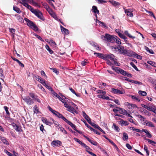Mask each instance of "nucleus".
Returning <instances> with one entry per match:
<instances>
[{
	"mask_svg": "<svg viewBox=\"0 0 156 156\" xmlns=\"http://www.w3.org/2000/svg\"><path fill=\"white\" fill-rule=\"evenodd\" d=\"M101 37L105 42H110L112 43H114L116 38H118L116 36L108 34H105V35H101Z\"/></svg>",
	"mask_w": 156,
	"mask_h": 156,
	"instance_id": "f257e3e1",
	"label": "nucleus"
},
{
	"mask_svg": "<svg viewBox=\"0 0 156 156\" xmlns=\"http://www.w3.org/2000/svg\"><path fill=\"white\" fill-rule=\"evenodd\" d=\"M114 48L115 50H117V49L118 51L119 52V54H120L127 55L129 56L131 55V52L132 51L127 50L122 46L119 45L117 47Z\"/></svg>",
	"mask_w": 156,
	"mask_h": 156,
	"instance_id": "f03ea898",
	"label": "nucleus"
},
{
	"mask_svg": "<svg viewBox=\"0 0 156 156\" xmlns=\"http://www.w3.org/2000/svg\"><path fill=\"white\" fill-rule=\"evenodd\" d=\"M24 20L27 23V25L32 29L35 30H37L38 28L33 22L27 18H25Z\"/></svg>",
	"mask_w": 156,
	"mask_h": 156,
	"instance_id": "7ed1b4c3",
	"label": "nucleus"
},
{
	"mask_svg": "<svg viewBox=\"0 0 156 156\" xmlns=\"http://www.w3.org/2000/svg\"><path fill=\"white\" fill-rule=\"evenodd\" d=\"M31 12L34 13L39 18L43 21L44 20V18L43 17L42 12L39 10L34 9H32V11Z\"/></svg>",
	"mask_w": 156,
	"mask_h": 156,
	"instance_id": "20e7f679",
	"label": "nucleus"
},
{
	"mask_svg": "<svg viewBox=\"0 0 156 156\" xmlns=\"http://www.w3.org/2000/svg\"><path fill=\"white\" fill-rule=\"evenodd\" d=\"M141 106L145 108L148 110L153 112L154 113L156 112V106L154 105H151L149 106L144 105V104H141Z\"/></svg>",
	"mask_w": 156,
	"mask_h": 156,
	"instance_id": "39448f33",
	"label": "nucleus"
},
{
	"mask_svg": "<svg viewBox=\"0 0 156 156\" xmlns=\"http://www.w3.org/2000/svg\"><path fill=\"white\" fill-rule=\"evenodd\" d=\"M23 99L25 101L26 103L29 105H30L34 103V101L29 96H26L24 97H22Z\"/></svg>",
	"mask_w": 156,
	"mask_h": 156,
	"instance_id": "423d86ee",
	"label": "nucleus"
},
{
	"mask_svg": "<svg viewBox=\"0 0 156 156\" xmlns=\"http://www.w3.org/2000/svg\"><path fill=\"white\" fill-rule=\"evenodd\" d=\"M115 31L118 34L119 36L121 38L123 39L126 43V42L127 41V38L126 37L122 34V31L121 30L119 29H115Z\"/></svg>",
	"mask_w": 156,
	"mask_h": 156,
	"instance_id": "0eeeda50",
	"label": "nucleus"
},
{
	"mask_svg": "<svg viewBox=\"0 0 156 156\" xmlns=\"http://www.w3.org/2000/svg\"><path fill=\"white\" fill-rule=\"evenodd\" d=\"M105 60H111L113 61V62L115 60H117L116 58H115L114 55L111 54H105Z\"/></svg>",
	"mask_w": 156,
	"mask_h": 156,
	"instance_id": "6e6552de",
	"label": "nucleus"
},
{
	"mask_svg": "<svg viewBox=\"0 0 156 156\" xmlns=\"http://www.w3.org/2000/svg\"><path fill=\"white\" fill-rule=\"evenodd\" d=\"M112 92L116 94H123L125 93L124 90H119L112 88Z\"/></svg>",
	"mask_w": 156,
	"mask_h": 156,
	"instance_id": "1a4fd4ad",
	"label": "nucleus"
},
{
	"mask_svg": "<svg viewBox=\"0 0 156 156\" xmlns=\"http://www.w3.org/2000/svg\"><path fill=\"white\" fill-rule=\"evenodd\" d=\"M51 144L53 146L59 147L62 145V142L59 140H56L53 141Z\"/></svg>",
	"mask_w": 156,
	"mask_h": 156,
	"instance_id": "9d476101",
	"label": "nucleus"
},
{
	"mask_svg": "<svg viewBox=\"0 0 156 156\" xmlns=\"http://www.w3.org/2000/svg\"><path fill=\"white\" fill-rule=\"evenodd\" d=\"M41 119L42 121L47 125L51 126L52 124V123L48 121L46 118L42 117Z\"/></svg>",
	"mask_w": 156,
	"mask_h": 156,
	"instance_id": "9b49d317",
	"label": "nucleus"
},
{
	"mask_svg": "<svg viewBox=\"0 0 156 156\" xmlns=\"http://www.w3.org/2000/svg\"><path fill=\"white\" fill-rule=\"evenodd\" d=\"M131 55L130 56H132L133 57H136V58L139 59H141L142 58V56L140 55L136 54V53L132 51L131 52Z\"/></svg>",
	"mask_w": 156,
	"mask_h": 156,
	"instance_id": "f8f14e48",
	"label": "nucleus"
},
{
	"mask_svg": "<svg viewBox=\"0 0 156 156\" xmlns=\"http://www.w3.org/2000/svg\"><path fill=\"white\" fill-rule=\"evenodd\" d=\"M144 125L147 126H150L152 127H154V126L152 122L150 121H149L147 120H146L144 123Z\"/></svg>",
	"mask_w": 156,
	"mask_h": 156,
	"instance_id": "ddd939ff",
	"label": "nucleus"
},
{
	"mask_svg": "<svg viewBox=\"0 0 156 156\" xmlns=\"http://www.w3.org/2000/svg\"><path fill=\"white\" fill-rule=\"evenodd\" d=\"M116 108L119 109V112L120 114H122L124 115H126L127 114V111L126 110L117 107Z\"/></svg>",
	"mask_w": 156,
	"mask_h": 156,
	"instance_id": "4468645a",
	"label": "nucleus"
},
{
	"mask_svg": "<svg viewBox=\"0 0 156 156\" xmlns=\"http://www.w3.org/2000/svg\"><path fill=\"white\" fill-rule=\"evenodd\" d=\"M61 28L63 34L67 35L69 34V31L68 29L64 28L62 26H61Z\"/></svg>",
	"mask_w": 156,
	"mask_h": 156,
	"instance_id": "2eb2a0df",
	"label": "nucleus"
},
{
	"mask_svg": "<svg viewBox=\"0 0 156 156\" xmlns=\"http://www.w3.org/2000/svg\"><path fill=\"white\" fill-rule=\"evenodd\" d=\"M119 120H120L119 121V124H120L122 126H127L128 125L129 123L127 121H124L122 119L120 118L119 119Z\"/></svg>",
	"mask_w": 156,
	"mask_h": 156,
	"instance_id": "dca6fc26",
	"label": "nucleus"
},
{
	"mask_svg": "<svg viewBox=\"0 0 156 156\" xmlns=\"http://www.w3.org/2000/svg\"><path fill=\"white\" fill-rule=\"evenodd\" d=\"M74 130L76 129V126L75 125L73 124L72 122L66 119L65 121Z\"/></svg>",
	"mask_w": 156,
	"mask_h": 156,
	"instance_id": "f3484780",
	"label": "nucleus"
},
{
	"mask_svg": "<svg viewBox=\"0 0 156 156\" xmlns=\"http://www.w3.org/2000/svg\"><path fill=\"white\" fill-rule=\"evenodd\" d=\"M55 115L56 116H57L59 118L62 119V120H63L65 121L66 119L64 116H63L62 114H60L58 112H57V113H56V114H55Z\"/></svg>",
	"mask_w": 156,
	"mask_h": 156,
	"instance_id": "a211bd4d",
	"label": "nucleus"
},
{
	"mask_svg": "<svg viewBox=\"0 0 156 156\" xmlns=\"http://www.w3.org/2000/svg\"><path fill=\"white\" fill-rule=\"evenodd\" d=\"M0 139L3 142V143L7 145H9V142L6 140V138L5 137H1Z\"/></svg>",
	"mask_w": 156,
	"mask_h": 156,
	"instance_id": "6ab92c4d",
	"label": "nucleus"
},
{
	"mask_svg": "<svg viewBox=\"0 0 156 156\" xmlns=\"http://www.w3.org/2000/svg\"><path fill=\"white\" fill-rule=\"evenodd\" d=\"M23 6L27 7V9H29L31 12L32 11V9H34L33 8L32 6L28 5L27 2L23 3L22 4Z\"/></svg>",
	"mask_w": 156,
	"mask_h": 156,
	"instance_id": "aec40b11",
	"label": "nucleus"
},
{
	"mask_svg": "<svg viewBox=\"0 0 156 156\" xmlns=\"http://www.w3.org/2000/svg\"><path fill=\"white\" fill-rule=\"evenodd\" d=\"M67 108V110L72 113H74V112H76V111L73 107L71 106H70L68 108Z\"/></svg>",
	"mask_w": 156,
	"mask_h": 156,
	"instance_id": "412c9836",
	"label": "nucleus"
},
{
	"mask_svg": "<svg viewBox=\"0 0 156 156\" xmlns=\"http://www.w3.org/2000/svg\"><path fill=\"white\" fill-rule=\"evenodd\" d=\"M94 55H96V54L97 55H98L97 56L98 57L102 59H103L105 60V54L104 55V54H102L98 53H96V52H94Z\"/></svg>",
	"mask_w": 156,
	"mask_h": 156,
	"instance_id": "4be33fe9",
	"label": "nucleus"
},
{
	"mask_svg": "<svg viewBox=\"0 0 156 156\" xmlns=\"http://www.w3.org/2000/svg\"><path fill=\"white\" fill-rule=\"evenodd\" d=\"M144 140L147 141H148V143L151 144V145L155 146V145L156 144V142H155L154 141L150 139L145 138Z\"/></svg>",
	"mask_w": 156,
	"mask_h": 156,
	"instance_id": "5701e85b",
	"label": "nucleus"
},
{
	"mask_svg": "<svg viewBox=\"0 0 156 156\" xmlns=\"http://www.w3.org/2000/svg\"><path fill=\"white\" fill-rule=\"evenodd\" d=\"M92 11L95 14H98L99 13V11L97 7L95 6H93L92 9Z\"/></svg>",
	"mask_w": 156,
	"mask_h": 156,
	"instance_id": "b1692460",
	"label": "nucleus"
},
{
	"mask_svg": "<svg viewBox=\"0 0 156 156\" xmlns=\"http://www.w3.org/2000/svg\"><path fill=\"white\" fill-rule=\"evenodd\" d=\"M127 105L129 106L128 108L129 109L138 108L137 106L136 105L134 104H131L130 103H128Z\"/></svg>",
	"mask_w": 156,
	"mask_h": 156,
	"instance_id": "393cba45",
	"label": "nucleus"
},
{
	"mask_svg": "<svg viewBox=\"0 0 156 156\" xmlns=\"http://www.w3.org/2000/svg\"><path fill=\"white\" fill-rule=\"evenodd\" d=\"M143 131L147 135V136L149 138H151L152 136L150 133L146 129H143Z\"/></svg>",
	"mask_w": 156,
	"mask_h": 156,
	"instance_id": "a878e982",
	"label": "nucleus"
},
{
	"mask_svg": "<svg viewBox=\"0 0 156 156\" xmlns=\"http://www.w3.org/2000/svg\"><path fill=\"white\" fill-rule=\"evenodd\" d=\"M13 127L15 129L17 132H20V128L18 126L14 123H13Z\"/></svg>",
	"mask_w": 156,
	"mask_h": 156,
	"instance_id": "bb28decb",
	"label": "nucleus"
},
{
	"mask_svg": "<svg viewBox=\"0 0 156 156\" xmlns=\"http://www.w3.org/2000/svg\"><path fill=\"white\" fill-rule=\"evenodd\" d=\"M109 2L111 4L115 6L119 5H120V4L119 2L113 0H111L109 1Z\"/></svg>",
	"mask_w": 156,
	"mask_h": 156,
	"instance_id": "cd10ccee",
	"label": "nucleus"
},
{
	"mask_svg": "<svg viewBox=\"0 0 156 156\" xmlns=\"http://www.w3.org/2000/svg\"><path fill=\"white\" fill-rule=\"evenodd\" d=\"M96 22L98 23H99V24L102 27H104L105 28H107V26L103 22H101L100 21L97 20Z\"/></svg>",
	"mask_w": 156,
	"mask_h": 156,
	"instance_id": "c85d7f7f",
	"label": "nucleus"
},
{
	"mask_svg": "<svg viewBox=\"0 0 156 156\" xmlns=\"http://www.w3.org/2000/svg\"><path fill=\"white\" fill-rule=\"evenodd\" d=\"M13 9L14 10L18 13H20L21 12V11L20 10V9L18 8L16 6H14Z\"/></svg>",
	"mask_w": 156,
	"mask_h": 156,
	"instance_id": "c756f323",
	"label": "nucleus"
},
{
	"mask_svg": "<svg viewBox=\"0 0 156 156\" xmlns=\"http://www.w3.org/2000/svg\"><path fill=\"white\" fill-rule=\"evenodd\" d=\"M128 139V136L127 134L126 133H124L123 134L122 139L123 140H125Z\"/></svg>",
	"mask_w": 156,
	"mask_h": 156,
	"instance_id": "7c9ffc66",
	"label": "nucleus"
},
{
	"mask_svg": "<svg viewBox=\"0 0 156 156\" xmlns=\"http://www.w3.org/2000/svg\"><path fill=\"white\" fill-rule=\"evenodd\" d=\"M45 48L50 54H52L53 53V51L50 48L48 45L46 44L45 45Z\"/></svg>",
	"mask_w": 156,
	"mask_h": 156,
	"instance_id": "2f4dec72",
	"label": "nucleus"
},
{
	"mask_svg": "<svg viewBox=\"0 0 156 156\" xmlns=\"http://www.w3.org/2000/svg\"><path fill=\"white\" fill-rule=\"evenodd\" d=\"M89 142H90L91 144L93 145H94L95 146H97L98 144L96 141L93 140H92L90 139H89V140H88Z\"/></svg>",
	"mask_w": 156,
	"mask_h": 156,
	"instance_id": "473e14b6",
	"label": "nucleus"
},
{
	"mask_svg": "<svg viewBox=\"0 0 156 156\" xmlns=\"http://www.w3.org/2000/svg\"><path fill=\"white\" fill-rule=\"evenodd\" d=\"M48 108L49 110L55 115V114H56V113H57V112H58L53 109L49 105L48 106Z\"/></svg>",
	"mask_w": 156,
	"mask_h": 156,
	"instance_id": "72a5a7b5",
	"label": "nucleus"
},
{
	"mask_svg": "<svg viewBox=\"0 0 156 156\" xmlns=\"http://www.w3.org/2000/svg\"><path fill=\"white\" fill-rule=\"evenodd\" d=\"M119 71V73L121 74L124 76H126V75L127 72L126 71L120 68Z\"/></svg>",
	"mask_w": 156,
	"mask_h": 156,
	"instance_id": "f704fd0d",
	"label": "nucleus"
},
{
	"mask_svg": "<svg viewBox=\"0 0 156 156\" xmlns=\"http://www.w3.org/2000/svg\"><path fill=\"white\" fill-rule=\"evenodd\" d=\"M138 93L140 95L143 96H144L147 95V93L145 91L139 90L138 92Z\"/></svg>",
	"mask_w": 156,
	"mask_h": 156,
	"instance_id": "c9c22d12",
	"label": "nucleus"
},
{
	"mask_svg": "<svg viewBox=\"0 0 156 156\" xmlns=\"http://www.w3.org/2000/svg\"><path fill=\"white\" fill-rule=\"evenodd\" d=\"M34 113L37 114L39 112V109L37 106L36 105L34 107Z\"/></svg>",
	"mask_w": 156,
	"mask_h": 156,
	"instance_id": "e433bc0d",
	"label": "nucleus"
},
{
	"mask_svg": "<svg viewBox=\"0 0 156 156\" xmlns=\"http://www.w3.org/2000/svg\"><path fill=\"white\" fill-rule=\"evenodd\" d=\"M97 93L98 94H102L103 95H105L106 94V92L105 91H103L102 90H99L97 91Z\"/></svg>",
	"mask_w": 156,
	"mask_h": 156,
	"instance_id": "4c0bfd02",
	"label": "nucleus"
},
{
	"mask_svg": "<svg viewBox=\"0 0 156 156\" xmlns=\"http://www.w3.org/2000/svg\"><path fill=\"white\" fill-rule=\"evenodd\" d=\"M147 63L151 65L152 66L156 67V63L154 62L149 61H147Z\"/></svg>",
	"mask_w": 156,
	"mask_h": 156,
	"instance_id": "58836bf2",
	"label": "nucleus"
},
{
	"mask_svg": "<svg viewBox=\"0 0 156 156\" xmlns=\"http://www.w3.org/2000/svg\"><path fill=\"white\" fill-rule=\"evenodd\" d=\"M52 93L55 97H56L58 98L59 100L62 99V98L60 96H59L57 93H55L54 91Z\"/></svg>",
	"mask_w": 156,
	"mask_h": 156,
	"instance_id": "ea45409f",
	"label": "nucleus"
},
{
	"mask_svg": "<svg viewBox=\"0 0 156 156\" xmlns=\"http://www.w3.org/2000/svg\"><path fill=\"white\" fill-rule=\"evenodd\" d=\"M113 127H114V129L115 130L117 131L118 132H119L120 129L119 127L117 126L115 124H113Z\"/></svg>",
	"mask_w": 156,
	"mask_h": 156,
	"instance_id": "a19ab883",
	"label": "nucleus"
},
{
	"mask_svg": "<svg viewBox=\"0 0 156 156\" xmlns=\"http://www.w3.org/2000/svg\"><path fill=\"white\" fill-rule=\"evenodd\" d=\"M112 68L113 70L115 71L117 73H119V70L120 68L114 66H112Z\"/></svg>",
	"mask_w": 156,
	"mask_h": 156,
	"instance_id": "79ce46f5",
	"label": "nucleus"
},
{
	"mask_svg": "<svg viewBox=\"0 0 156 156\" xmlns=\"http://www.w3.org/2000/svg\"><path fill=\"white\" fill-rule=\"evenodd\" d=\"M131 12H132V11L130 9H128L125 10V12L127 14V16H129V14L128 13H130Z\"/></svg>",
	"mask_w": 156,
	"mask_h": 156,
	"instance_id": "37998d69",
	"label": "nucleus"
},
{
	"mask_svg": "<svg viewBox=\"0 0 156 156\" xmlns=\"http://www.w3.org/2000/svg\"><path fill=\"white\" fill-rule=\"evenodd\" d=\"M50 69L52 70L53 72L55 73L57 75H58L59 73V71L57 69L55 68H51Z\"/></svg>",
	"mask_w": 156,
	"mask_h": 156,
	"instance_id": "c03bdc74",
	"label": "nucleus"
},
{
	"mask_svg": "<svg viewBox=\"0 0 156 156\" xmlns=\"http://www.w3.org/2000/svg\"><path fill=\"white\" fill-rule=\"evenodd\" d=\"M145 48H146V51L147 52H149L151 54H154V52L153 51L152 49H150L148 48L147 47H145Z\"/></svg>",
	"mask_w": 156,
	"mask_h": 156,
	"instance_id": "a18cd8bd",
	"label": "nucleus"
},
{
	"mask_svg": "<svg viewBox=\"0 0 156 156\" xmlns=\"http://www.w3.org/2000/svg\"><path fill=\"white\" fill-rule=\"evenodd\" d=\"M81 120L84 123L86 126L90 129L92 127L87 124L86 121L83 119H82Z\"/></svg>",
	"mask_w": 156,
	"mask_h": 156,
	"instance_id": "49530a36",
	"label": "nucleus"
},
{
	"mask_svg": "<svg viewBox=\"0 0 156 156\" xmlns=\"http://www.w3.org/2000/svg\"><path fill=\"white\" fill-rule=\"evenodd\" d=\"M130 64L136 70L138 71L139 70L136 67V66L133 62H131L130 63Z\"/></svg>",
	"mask_w": 156,
	"mask_h": 156,
	"instance_id": "de8ad7c7",
	"label": "nucleus"
},
{
	"mask_svg": "<svg viewBox=\"0 0 156 156\" xmlns=\"http://www.w3.org/2000/svg\"><path fill=\"white\" fill-rule=\"evenodd\" d=\"M4 151L9 156H14V155L13 154H12L9 152L6 149H5L4 150Z\"/></svg>",
	"mask_w": 156,
	"mask_h": 156,
	"instance_id": "09e8293b",
	"label": "nucleus"
},
{
	"mask_svg": "<svg viewBox=\"0 0 156 156\" xmlns=\"http://www.w3.org/2000/svg\"><path fill=\"white\" fill-rule=\"evenodd\" d=\"M131 98L133 99L134 100L137 101L138 102H139L140 101V99L139 98L135 96H132Z\"/></svg>",
	"mask_w": 156,
	"mask_h": 156,
	"instance_id": "8fccbe9b",
	"label": "nucleus"
},
{
	"mask_svg": "<svg viewBox=\"0 0 156 156\" xmlns=\"http://www.w3.org/2000/svg\"><path fill=\"white\" fill-rule=\"evenodd\" d=\"M95 128L98 129L101 132H102L104 134H105V132L98 125H97L95 126Z\"/></svg>",
	"mask_w": 156,
	"mask_h": 156,
	"instance_id": "3c124183",
	"label": "nucleus"
},
{
	"mask_svg": "<svg viewBox=\"0 0 156 156\" xmlns=\"http://www.w3.org/2000/svg\"><path fill=\"white\" fill-rule=\"evenodd\" d=\"M4 108L5 110V111L7 115H9L10 113H9V111H8L9 108L8 107H7L6 106H4Z\"/></svg>",
	"mask_w": 156,
	"mask_h": 156,
	"instance_id": "603ef678",
	"label": "nucleus"
},
{
	"mask_svg": "<svg viewBox=\"0 0 156 156\" xmlns=\"http://www.w3.org/2000/svg\"><path fill=\"white\" fill-rule=\"evenodd\" d=\"M90 130L91 131H93L94 133H95L98 134L99 135H100V133H99L97 130L94 129L92 127L91 128Z\"/></svg>",
	"mask_w": 156,
	"mask_h": 156,
	"instance_id": "864d4df0",
	"label": "nucleus"
},
{
	"mask_svg": "<svg viewBox=\"0 0 156 156\" xmlns=\"http://www.w3.org/2000/svg\"><path fill=\"white\" fill-rule=\"evenodd\" d=\"M98 3L101 4L103 3H106V1L103 0H95Z\"/></svg>",
	"mask_w": 156,
	"mask_h": 156,
	"instance_id": "5fc2aeb1",
	"label": "nucleus"
},
{
	"mask_svg": "<svg viewBox=\"0 0 156 156\" xmlns=\"http://www.w3.org/2000/svg\"><path fill=\"white\" fill-rule=\"evenodd\" d=\"M115 41L118 44L120 45L121 44V42L119 38L118 39L117 38H116Z\"/></svg>",
	"mask_w": 156,
	"mask_h": 156,
	"instance_id": "6e6d98bb",
	"label": "nucleus"
},
{
	"mask_svg": "<svg viewBox=\"0 0 156 156\" xmlns=\"http://www.w3.org/2000/svg\"><path fill=\"white\" fill-rule=\"evenodd\" d=\"M146 12L150 14V15L151 16H152L154 19H155V17L153 13L152 12L148 11L147 10H146Z\"/></svg>",
	"mask_w": 156,
	"mask_h": 156,
	"instance_id": "4d7b16f0",
	"label": "nucleus"
},
{
	"mask_svg": "<svg viewBox=\"0 0 156 156\" xmlns=\"http://www.w3.org/2000/svg\"><path fill=\"white\" fill-rule=\"evenodd\" d=\"M29 95L33 99H34L35 97V96H36V95H35V94L33 93H30Z\"/></svg>",
	"mask_w": 156,
	"mask_h": 156,
	"instance_id": "13d9d810",
	"label": "nucleus"
},
{
	"mask_svg": "<svg viewBox=\"0 0 156 156\" xmlns=\"http://www.w3.org/2000/svg\"><path fill=\"white\" fill-rule=\"evenodd\" d=\"M45 87L49 90H50L52 93L54 91V90L52 89V88L50 86H48V85H47Z\"/></svg>",
	"mask_w": 156,
	"mask_h": 156,
	"instance_id": "bf43d9fd",
	"label": "nucleus"
},
{
	"mask_svg": "<svg viewBox=\"0 0 156 156\" xmlns=\"http://www.w3.org/2000/svg\"><path fill=\"white\" fill-rule=\"evenodd\" d=\"M38 87L41 89L43 91H44L45 90V89L44 88V87L41 85L40 84H38L37 85Z\"/></svg>",
	"mask_w": 156,
	"mask_h": 156,
	"instance_id": "052dcab7",
	"label": "nucleus"
},
{
	"mask_svg": "<svg viewBox=\"0 0 156 156\" xmlns=\"http://www.w3.org/2000/svg\"><path fill=\"white\" fill-rule=\"evenodd\" d=\"M48 12L49 14L51 16L52 14H54L55 12H53V10L51 9H48Z\"/></svg>",
	"mask_w": 156,
	"mask_h": 156,
	"instance_id": "680f3d73",
	"label": "nucleus"
},
{
	"mask_svg": "<svg viewBox=\"0 0 156 156\" xmlns=\"http://www.w3.org/2000/svg\"><path fill=\"white\" fill-rule=\"evenodd\" d=\"M87 63V60H84L81 62V64L83 66H85Z\"/></svg>",
	"mask_w": 156,
	"mask_h": 156,
	"instance_id": "e2e57ef3",
	"label": "nucleus"
},
{
	"mask_svg": "<svg viewBox=\"0 0 156 156\" xmlns=\"http://www.w3.org/2000/svg\"><path fill=\"white\" fill-rule=\"evenodd\" d=\"M74 140L75 141H76V142L80 144H81V143L82 142L81 141H80L79 139H77L76 138H74Z\"/></svg>",
	"mask_w": 156,
	"mask_h": 156,
	"instance_id": "0e129e2a",
	"label": "nucleus"
},
{
	"mask_svg": "<svg viewBox=\"0 0 156 156\" xmlns=\"http://www.w3.org/2000/svg\"><path fill=\"white\" fill-rule=\"evenodd\" d=\"M50 119L52 120L53 122V123L55 125L58 126L59 124L56 121H55L52 118H50Z\"/></svg>",
	"mask_w": 156,
	"mask_h": 156,
	"instance_id": "69168bd1",
	"label": "nucleus"
},
{
	"mask_svg": "<svg viewBox=\"0 0 156 156\" xmlns=\"http://www.w3.org/2000/svg\"><path fill=\"white\" fill-rule=\"evenodd\" d=\"M51 16L56 20H58V18L57 16L55 13L52 14Z\"/></svg>",
	"mask_w": 156,
	"mask_h": 156,
	"instance_id": "338daca9",
	"label": "nucleus"
},
{
	"mask_svg": "<svg viewBox=\"0 0 156 156\" xmlns=\"http://www.w3.org/2000/svg\"><path fill=\"white\" fill-rule=\"evenodd\" d=\"M126 147L129 150H131L132 149V147L131 145L129 144H126Z\"/></svg>",
	"mask_w": 156,
	"mask_h": 156,
	"instance_id": "774afa93",
	"label": "nucleus"
}]
</instances>
